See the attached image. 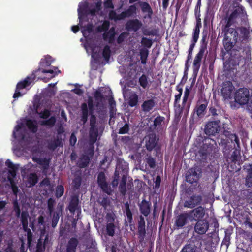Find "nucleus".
<instances>
[{
	"label": "nucleus",
	"instance_id": "f257e3e1",
	"mask_svg": "<svg viewBox=\"0 0 252 252\" xmlns=\"http://www.w3.org/2000/svg\"><path fill=\"white\" fill-rule=\"evenodd\" d=\"M101 3V2L98 1L88 8L87 3L86 2H82L79 4L78 8V18L79 19V24L80 27L83 28L82 32L84 36L86 38V43L85 44L84 47L87 52L88 54H91L92 57L96 60L100 57V48L94 42L92 43L89 40L90 37L93 33L92 25H88L86 27L84 22L87 19H89L91 17L99 14L104 15L106 12H107V11H104V12L100 11L102 8Z\"/></svg>",
	"mask_w": 252,
	"mask_h": 252
},
{
	"label": "nucleus",
	"instance_id": "f03ea898",
	"mask_svg": "<svg viewBox=\"0 0 252 252\" xmlns=\"http://www.w3.org/2000/svg\"><path fill=\"white\" fill-rule=\"evenodd\" d=\"M26 126L33 132L36 131V124L35 122L29 119L21 120L17 122V125L14 128L13 132V137L18 140L26 139L27 137L25 134Z\"/></svg>",
	"mask_w": 252,
	"mask_h": 252
},
{
	"label": "nucleus",
	"instance_id": "7ed1b4c3",
	"mask_svg": "<svg viewBox=\"0 0 252 252\" xmlns=\"http://www.w3.org/2000/svg\"><path fill=\"white\" fill-rule=\"evenodd\" d=\"M6 164L9 168L8 172L4 171L2 175H0V180L1 181L5 182L8 181L9 182L11 187L12 190L14 194H16L18 189L16 186L15 185L13 178L16 176V171L18 169L16 165H14L13 163L9 159L6 161Z\"/></svg>",
	"mask_w": 252,
	"mask_h": 252
},
{
	"label": "nucleus",
	"instance_id": "20e7f679",
	"mask_svg": "<svg viewBox=\"0 0 252 252\" xmlns=\"http://www.w3.org/2000/svg\"><path fill=\"white\" fill-rule=\"evenodd\" d=\"M235 101L243 105L247 104V109L252 118V97H250L249 91L246 88H241L235 93Z\"/></svg>",
	"mask_w": 252,
	"mask_h": 252
},
{
	"label": "nucleus",
	"instance_id": "39448f33",
	"mask_svg": "<svg viewBox=\"0 0 252 252\" xmlns=\"http://www.w3.org/2000/svg\"><path fill=\"white\" fill-rule=\"evenodd\" d=\"M240 29L235 30L234 28H230L226 29H223V31L225 32V35L223 40V44L225 49L228 52L231 51L238 39V31Z\"/></svg>",
	"mask_w": 252,
	"mask_h": 252
},
{
	"label": "nucleus",
	"instance_id": "423d86ee",
	"mask_svg": "<svg viewBox=\"0 0 252 252\" xmlns=\"http://www.w3.org/2000/svg\"><path fill=\"white\" fill-rule=\"evenodd\" d=\"M33 77H27L24 81L20 82L17 85L15 92L13 95L14 98L22 96L26 93V90L29 89L30 86L33 82Z\"/></svg>",
	"mask_w": 252,
	"mask_h": 252
},
{
	"label": "nucleus",
	"instance_id": "0eeeda50",
	"mask_svg": "<svg viewBox=\"0 0 252 252\" xmlns=\"http://www.w3.org/2000/svg\"><path fill=\"white\" fill-rule=\"evenodd\" d=\"M136 8L134 6H131L125 12H122L121 14L118 15L116 13L113 11H110L109 12V18L111 19L117 20H121L126 17H129L136 12Z\"/></svg>",
	"mask_w": 252,
	"mask_h": 252
},
{
	"label": "nucleus",
	"instance_id": "6e6552de",
	"mask_svg": "<svg viewBox=\"0 0 252 252\" xmlns=\"http://www.w3.org/2000/svg\"><path fill=\"white\" fill-rule=\"evenodd\" d=\"M243 14V9L240 7L236 8L228 17L227 24L223 29H230V28L229 27L232 25V24L239 19H241V16Z\"/></svg>",
	"mask_w": 252,
	"mask_h": 252
},
{
	"label": "nucleus",
	"instance_id": "1a4fd4ad",
	"mask_svg": "<svg viewBox=\"0 0 252 252\" xmlns=\"http://www.w3.org/2000/svg\"><path fill=\"white\" fill-rule=\"evenodd\" d=\"M234 88L231 82L227 81L223 84L221 94L225 100L232 98Z\"/></svg>",
	"mask_w": 252,
	"mask_h": 252
},
{
	"label": "nucleus",
	"instance_id": "9d476101",
	"mask_svg": "<svg viewBox=\"0 0 252 252\" xmlns=\"http://www.w3.org/2000/svg\"><path fill=\"white\" fill-rule=\"evenodd\" d=\"M220 130L219 123L216 121L210 122L205 126V132L206 134L213 135Z\"/></svg>",
	"mask_w": 252,
	"mask_h": 252
},
{
	"label": "nucleus",
	"instance_id": "9b49d317",
	"mask_svg": "<svg viewBox=\"0 0 252 252\" xmlns=\"http://www.w3.org/2000/svg\"><path fill=\"white\" fill-rule=\"evenodd\" d=\"M230 55V63L233 66L242 65L244 63V58L240 55L238 51L232 50Z\"/></svg>",
	"mask_w": 252,
	"mask_h": 252
},
{
	"label": "nucleus",
	"instance_id": "f8f14e48",
	"mask_svg": "<svg viewBox=\"0 0 252 252\" xmlns=\"http://www.w3.org/2000/svg\"><path fill=\"white\" fill-rule=\"evenodd\" d=\"M209 228V223L205 220H201L196 223L194 229L196 233L203 234L206 233Z\"/></svg>",
	"mask_w": 252,
	"mask_h": 252
},
{
	"label": "nucleus",
	"instance_id": "ddd939ff",
	"mask_svg": "<svg viewBox=\"0 0 252 252\" xmlns=\"http://www.w3.org/2000/svg\"><path fill=\"white\" fill-rule=\"evenodd\" d=\"M189 173V175L187 176L186 180L188 182L193 183L199 179L201 175V171L199 168L195 167L191 168Z\"/></svg>",
	"mask_w": 252,
	"mask_h": 252
},
{
	"label": "nucleus",
	"instance_id": "4468645a",
	"mask_svg": "<svg viewBox=\"0 0 252 252\" xmlns=\"http://www.w3.org/2000/svg\"><path fill=\"white\" fill-rule=\"evenodd\" d=\"M98 183L104 191L107 194H110L111 189L108 187V184L105 181V175L103 173L101 172L98 175L97 178Z\"/></svg>",
	"mask_w": 252,
	"mask_h": 252
},
{
	"label": "nucleus",
	"instance_id": "2eb2a0df",
	"mask_svg": "<svg viewBox=\"0 0 252 252\" xmlns=\"http://www.w3.org/2000/svg\"><path fill=\"white\" fill-rule=\"evenodd\" d=\"M124 97L127 101L128 105L131 107H134L137 105L138 103V96L135 92H131L128 94L124 93Z\"/></svg>",
	"mask_w": 252,
	"mask_h": 252
},
{
	"label": "nucleus",
	"instance_id": "dca6fc26",
	"mask_svg": "<svg viewBox=\"0 0 252 252\" xmlns=\"http://www.w3.org/2000/svg\"><path fill=\"white\" fill-rule=\"evenodd\" d=\"M230 139L232 142L234 141L236 144H237V147H236V149L234 151L231 156L233 158V160H237L240 155V151L239 149L240 148L239 139L235 134H231L230 135Z\"/></svg>",
	"mask_w": 252,
	"mask_h": 252
},
{
	"label": "nucleus",
	"instance_id": "f3484780",
	"mask_svg": "<svg viewBox=\"0 0 252 252\" xmlns=\"http://www.w3.org/2000/svg\"><path fill=\"white\" fill-rule=\"evenodd\" d=\"M28 218H29V214H28V212H22V215H21V221H22L23 227V229H24V230L26 231L28 230V238L29 242H30L31 241L30 235H31V231L28 228Z\"/></svg>",
	"mask_w": 252,
	"mask_h": 252
},
{
	"label": "nucleus",
	"instance_id": "a211bd4d",
	"mask_svg": "<svg viewBox=\"0 0 252 252\" xmlns=\"http://www.w3.org/2000/svg\"><path fill=\"white\" fill-rule=\"evenodd\" d=\"M93 107L92 102L90 100L88 102V107L86 103H84L82 105V121H83V123H85L87 120V117L89 113L91 112V109Z\"/></svg>",
	"mask_w": 252,
	"mask_h": 252
},
{
	"label": "nucleus",
	"instance_id": "6ab92c4d",
	"mask_svg": "<svg viewBox=\"0 0 252 252\" xmlns=\"http://www.w3.org/2000/svg\"><path fill=\"white\" fill-rule=\"evenodd\" d=\"M156 103L154 99H150L149 100L144 101L141 105L142 110L145 112H148L152 111L155 106Z\"/></svg>",
	"mask_w": 252,
	"mask_h": 252
},
{
	"label": "nucleus",
	"instance_id": "aec40b11",
	"mask_svg": "<svg viewBox=\"0 0 252 252\" xmlns=\"http://www.w3.org/2000/svg\"><path fill=\"white\" fill-rule=\"evenodd\" d=\"M201 201L200 196H192L189 200L185 201L184 206L189 208H192L195 207Z\"/></svg>",
	"mask_w": 252,
	"mask_h": 252
},
{
	"label": "nucleus",
	"instance_id": "412c9836",
	"mask_svg": "<svg viewBox=\"0 0 252 252\" xmlns=\"http://www.w3.org/2000/svg\"><path fill=\"white\" fill-rule=\"evenodd\" d=\"M142 24L138 20H134L128 22L126 25V28L128 30L134 31H137L141 27Z\"/></svg>",
	"mask_w": 252,
	"mask_h": 252
},
{
	"label": "nucleus",
	"instance_id": "4be33fe9",
	"mask_svg": "<svg viewBox=\"0 0 252 252\" xmlns=\"http://www.w3.org/2000/svg\"><path fill=\"white\" fill-rule=\"evenodd\" d=\"M205 213V210L204 208L202 207H199L193 211H192L189 214L190 216L192 217L194 216L195 219H201L204 217Z\"/></svg>",
	"mask_w": 252,
	"mask_h": 252
},
{
	"label": "nucleus",
	"instance_id": "5701e85b",
	"mask_svg": "<svg viewBox=\"0 0 252 252\" xmlns=\"http://www.w3.org/2000/svg\"><path fill=\"white\" fill-rule=\"evenodd\" d=\"M190 216L189 213H184L180 215L176 221L178 227H182L187 223V218Z\"/></svg>",
	"mask_w": 252,
	"mask_h": 252
},
{
	"label": "nucleus",
	"instance_id": "b1692460",
	"mask_svg": "<svg viewBox=\"0 0 252 252\" xmlns=\"http://www.w3.org/2000/svg\"><path fill=\"white\" fill-rule=\"evenodd\" d=\"M203 51L201 50L196 55L193 64L194 70H198L199 69L200 66V62L203 55Z\"/></svg>",
	"mask_w": 252,
	"mask_h": 252
},
{
	"label": "nucleus",
	"instance_id": "393cba45",
	"mask_svg": "<svg viewBox=\"0 0 252 252\" xmlns=\"http://www.w3.org/2000/svg\"><path fill=\"white\" fill-rule=\"evenodd\" d=\"M78 242L76 239H71L67 244L66 252H75V249Z\"/></svg>",
	"mask_w": 252,
	"mask_h": 252
},
{
	"label": "nucleus",
	"instance_id": "a878e982",
	"mask_svg": "<svg viewBox=\"0 0 252 252\" xmlns=\"http://www.w3.org/2000/svg\"><path fill=\"white\" fill-rule=\"evenodd\" d=\"M33 108H34L35 111L37 113L39 114V115L41 118H46L49 116V111L48 110H44V111L43 113H42L41 112H40V105H38V104L37 103H35V102L34 103Z\"/></svg>",
	"mask_w": 252,
	"mask_h": 252
},
{
	"label": "nucleus",
	"instance_id": "bb28decb",
	"mask_svg": "<svg viewBox=\"0 0 252 252\" xmlns=\"http://www.w3.org/2000/svg\"><path fill=\"white\" fill-rule=\"evenodd\" d=\"M114 35H115L114 28H112L110 29L109 31H108L107 32H105L104 33L103 38L105 41H108L109 42H111L114 39Z\"/></svg>",
	"mask_w": 252,
	"mask_h": 252
},
{
	"label": "nucleus",
	"instance_id": "cd10ccee",
	"mask_svg": "<svg viewBox=\"0 0 252 252\" xmlns=\"http://www.w3.org/2000/svg\"><path fill=\"white\" fill-rule=\"evenodd\" d=\"M53 60L50 56H46L42 58L40 61V65L41 67H46L49 66L52 63Z\"/></svg>",
	"mask_w": 252,
	"mask_h": 252
},
{
	"label": "nucleus",
	"instance_id": "c85d7f7f",
	"mask_svg": "<svg viewBox=\"0 0 252 252\" xmlns=\"http://www.w3.org/2000/svg\"><path fill=\"white\" fill-rule=\"evenodd\" d=\"M141 213L145 216H147L150 212L149 204L148 202L143 201L140 204Z\"/></svg>",
	"mask_w": 252,
	"mask_h": 252
},
{
	"label": "nucleus",
	"instance_id": "c756f323",
	"mask_svg": "<svg viewBox=\"0 0 252 252\" xmlns=\"http://www.w3.org/2000/svg\"><path fill=\"white\" fill-rule=\"evenodd\" d=\"M145 140L147 149L151 150L156 145L155 139L154 137L149 138L148 136L145 138Z\"/></svg>",
	"mask_w": 252,
	"mask_h": 252
},
{
	"label": "nucleus",
	"instance_id": "7c9ffc66",
	"mask_svg": "<svg viewBox=\"0 0 252 252\" xmlns=\"http://www.w3.org/2000/svg\"><path fill=\"white\" fill-rule=\"evenodd\" d=\"M248 173L246 180V185L250 187L252 186V165H250L249 168L248 169Z\"/></svg>",
	"mask_w": 252,
	"mask_h": 252
},
{
	"label": "nucleus",
	"instance_id": "2f4dec72",
	"mask_svg": "<svg viewBox=\"0 0 252 252\" xmlns=\"http://www.w3.org/2000/svg\"><path fill=\"white\" fill-rule=\"evenodd\" d=\"M90 136V142L92 144L94 143L96 141L97 136V132L94 127H91Z\"/></svg>",
	"mask_w": 252,
	"mask_h": 252
},
{
	"label": "nucleus",
	"instance_id": "473e14b6",
	"mask_svg": "<svg viewBox=\"0 0 252 252\" xmlns=\"http://www.w3.org/2000/svg\"><path fill=\"white\" fill-rule=\"evenodd\" d=\"M140 5L142 11L144 12H147L149 16L152 14V11L150 5L146 2H140Z\"/></svg>",
	"mask_w": 252,
	"mask_h": 252
},
{
	"label": "nucleus",
	"instance_id": "72a5a7b5",
	"mask_svg": "<svg viewBox=\"0 0 252 252\" xmlns=\"http://www.w3.org/2000/svg\"><path fill=\"white\" fill-rule=\"evenodd\" d=\"M111 53L110 47L108 46H106L102 52V55L106 61H108Z\"/></svg>",
	"mask_w": 252,
	"mask_h": 252
},
{
	"label": "nucleus",
	"instance_id": "f704fd0d",
	"mask_svg": "<svg viewBox=\"0 0 252 252\" xmlns=\"http://www.w3.org/2000/svg\"><path fill=\"white\" fill-rule=\"evenodd\" d=\"M89 158L88 156H84L82 158H80V161H79V165L81 167H85L87 164L89 163Z\"/></svg>",
	"mask_w": 252,
	"mask_h": 252
},
{
	"label": "nucleus",
	"instance_id": "c9c22d12",
	"mask_svg": "<svg viewBox=\"0 0 252 252\" xmlns=\"http://www.w3.org/2000/svg\"><path fill=\"white\" fill-rule=\"evenodd\" d=\"M29 186H33L37 182V178L35 174H31L29 177Z\"/></svg>",
	"mask_w": 252,
	"mask_h": 252
},
{
	"label": "nucleus",
	"instance_id": "e433bc0d",
	"mask_svg": "<svg viewBox=\"0 0 252 252\" xmlns=\"http://www.w3.org/2000/svg\"><path fill=\"white\" fill-rule=\"evenodd\" d=\"M107 232L109 235L113 236L115 232V226L113 223H109L107 225Z\"/></svg>",
	"mask_w": 252,
	"mask_h": 252
},
{
	"label": "nucleus",
	"instance_id": "4c0bfd02",
	"mask_svg": "<svg viewBox=\"0 0 252 252\" xmlns=\"http://www.w3.org/2000/svg\"><path fill=\"white\" fill-rule=\"evenodd\" d=\"M109 26V23L108 21H104L101 25V26L99 25L97 27V31L98 32H101L103 31H105L108 29Z\"/></svg>",
	"mask_w": 252,
	"mask_h": 252
},
{
	"label": "nucleus",
	"instance_id": "58836bf2",
	"mask_svg": "<svg viewBox=\"0 0 252 252\" xmlns=\"http://www.w3.org/2000/svg\"><path fill=\"white\" fill-rule=\"evenodd\" d=\"M139 83L140 85L143 88H146L148 85V81L147 77L145 75H142L140 78L139 80Z\"/></svg>",
	"mask_w": 252,
	"mask_h": 252
},
{
	"label": "nucleus",
	"instance_id": "ea45409f",
	"mask_svg": "<svg viewBox=\"0 0 252 252\" xmlns=\"http://www.w3.org/2000/svg\"><path fill=\"white\" fill-rule=\"evenodd\" d=\"M148 54V50L146 49H143L140 51L141 62L143 64H145L146 63V59Z\"/></svg>",
	"mask_w": 252,
	"mask_h": 252
},
{
	"label": "nucleus",
	"instance_id": "a19ab883",
	"mask_svg": "<svg viewBox=\"0 0 252 252\" xmlns=\"http://www.w3.org/2000/svg\"><path fill=\"white\" fill-rule=\"evenodd\" d=\"M190 87L186 86L184 92V95L183 99V104H184L188 99V97L190 92Z\"/></svg>",
	"mask_w": 252,
	"mask_h": 252
},
{
	"label": "nucleus",
	"instance_id": "79ce46f5",
	"mask_svg": "<svg viewBox=\"0 0 252 252\" xmlns=\"http://www.w3.org/2000/svg\"><path fill=\"white\" fill-rule=\"evenodd\" d=\"M200 30L199 27L197 26L195 27L193 35V42L194 43H196L198 40V38L199 37Z\"/></svg>",
	"mask_w": 252,
	"mask_h": 252
},
{
	"label": "nucleus",
	"instance_id": "37998d69",
	"mask_svg": "<svg viewBox=\"0 0 252 252\" xmlns=\"http://www.w3.org/2000/svg\"><path fill=\"white\" fill-rule=\"evenodd\" d=\"M206 108V106L205 104H201L197 107L196 109V113L198 116H201L203 114L204 111L205 110Z\"/></svg>",
	"mask_w": 252,
	"mask_h": 252
},
{
	"label": "nucleus",
	"instance_id": "c03bdc74",
	"mask_svg": "<svg viewBox=\"0 0 252 252\" xmlns=\"http://www.w3.org/2000/svg\"><path fill=\"white\" fill-rule=\"evenodd\" d=\"M141 43L144 46H145L148 48H149L151 46L152 42L151 40L148 39L147 38H145V37H143L142 39Z\"/></svg>",
	"mask_w": 252,
	"mask_h": 252
},
{
	"label": "nucleus",
	"instance_id": "a18cd8bd",
	"mask_svg": "<svg viewBox=\"0 0 252 252\" xmlns=\"http://www.w3.org/2000/svg\"><path fill=\"white\" fill-rule=\"evenodd\" d=\"M64 192V189L62 186H59L57 187L56 190V196L57 197H60L62 196Z\"/></svg>",
	"mask_w": 252,
	"mask_h": 252
},
{
	"label": "nucleus",
	"instance_id": "49530a36",
	"mask_svg": "<svg viewBox=\"0 0 252 252\" xmlns=\"http://www.w3.org/2000/svg\"><path fill=\"white\" fill-rule=\"evenodd\" d=\"M104 5L105 11L108 8L113 9L114 8L111 0H104Z\"/></svg>",
	"mask_w": 252,
	"mask_h": 252
},
{
	"label": "nucleus",
	"instance_id": "de8ad7c7",
	"mask_svg": "<svg viewBox=\"0 0 252 252\" xmlns=\"http://www.w3.org/2000/svg\"><path fill=\"white\" fill-rule=\"evenodd\" d=\"M33 159L36 161H37L39 164H42V162L44 163L43 164V167L44 168H46L49 164V161L47 160H44L42 161V160L40 159H38L37 158H33Z\"/></svg>",
	"mask_w": 252,
	"mask_h": 252
},
{
	"label": "nucleus",
	"instance_id": "09e8293b",
	"mask_svg": "<svg viewBox=\"0 0 252 252\" xmlns=\"http://www.w3.org/2000/svg\"><path fill=\"white\" fill-rule=\"evenodd\" d=\"M38 224L41 225L40 226V229L41 231H44L45 230V226L44 225V218L43 216H41L38 218Z\"/></svg>",
	"mask_w": 252,
	"mask_h": 252
},
{
	"label": "nucleus",
	"instance_id": "8fccbe9b",
	"mask_svg": "<svg viewBox=\"0 0 252 252\" xmlns=\"http://www.w3.org/2000/svg\"><path fill=\"white\" fill-rule=\"evenodd\" d=\"M55 122V118L53 117H51L49 120L46 121H43L42 124L51 126L54 124Z\"/></svg>",
	"mask_w": 252,
	"mask_h": 252
},
{
	"label": "nucleus",
	"instance_id": "3c124183",
	"mask_svg": "<svg viewBox=\"0 0 252 252\" xmlns=\"http://www.w3.org/2000/svg\"><path fill=\"white\" fill-rule=\"evenodd\" d=\"M181 252H195V250L189 246H186L184 247Z\"/></svg>",
	"mask_w": 252,
	"mask_h": 252
},
{
	"label": "nucleus",
	"instance_id": "603ef678",
	"mask_svg": "<svg viewBox=\"0 0 252 252\" xmlns=\"http://www.w3.org/2000/svg\"><path fill=\"white\" fill-rule=\"evenodd\" d=\"M61 143V140L58 139L56 141L54 142V144H50L49 145L50 148L52 149H54L57 146L60 145Z\"/></svg>",
	"mask_w": 252,
	"mask_h": 252
},
{
	"label": "nucleus",
	"instance_id": "864d4df0",
	"mask_svg": "<svg viewBox=\"0 0 252 252\" xmlns=\"http://www.w3.org/2000/svg\"><path fill=\"white\" fill-rule=\"evenodd\" d=\"M177 90L179 92V93L175 95V102L177 103L181 98L182 94V88H177Z\"/></svg>",
	"mask_w": 252,
	"mask_h": 252
},
{
	"label": "nucleus",
	"instance_id": "5fc2aeb1",
	"mask_svg": "<svg viewBox=\"0 0 252 252\" xmlns=\"http://www.w3.org/2000/svg\"><path fill=\"white\" fill-rule=\"evenodd\" d=\"M128 126L127 125H125L123 127L121 128L119 130V133L125 134L128 132Z\"/></svg>",
	"mask_w": 252,
	"mask_h": 252
},
{
	"label": "nucleus",
	"instance_id": "6e6d98bb",
	"mask_svg": "<svg viewBox=\"0 0 252 252\" xmlns=\"http://www.w3.org/2000/svg\"><path fill=\"white\" fill-rule=\"evenodd\" d=\"M41 71L42 73H49L52 74V75L51 76V77H53L57 74V73L56 72H55L52 69H49V70L42 69Z\"/></svg>",
	"mask_w": 252,
	"mask_h": 252
},
{
	"label": "nucleus",
	"instance_id": "4d7b16f0",
	"mask_svg": "<svg viewBox=\"0 0 252 252\" xmlns=\"http://www.w3.org/2000/svg\"><path fill=\"white\" fill-rule=\"evenodd\" d=\"M14 211L16 213V216L17 217H19L20 214V208L18 206L17 203L16 202H14Z\"/></svg>",
	"mask_w": 252,
	"mask_h": 252
},
{
	"label": "nucleus",
	"instance_id": "13d9d810",
	"mask_svg": "<svg viewBox=\"0 0 252 252\" xmlns=\"http://www.w3.org/2000/svg\"><path fill=\"white\" fill-rule=\"evenodd\" d=\"M76 137L74 134V133H72L70 136V143L71 145H74L75 143L76 142Z\"/></svg>",
	"mask_w": 252,
	"mask_h": 252
},
{
	"label": "nucleus",
	"instance_id": "bf43d9fd",
	"mask_svg": "<svg viewBox=\"0 0 252 252\" xmlns=\"http://www.w3.org/2000/svg\"><path fill=\"white\" fill-rule=\"evenodd\" d=\"M77 204L76 203H71L69 206V209L70 211V212H74L76 208Z\"/></svg>",
	"mask_w": 252,
	"mask_h": 252
},
{
	"label": "nucleus",
	"instance_id": "052dcab7",
	"mask_svg": "<svg viewBox=\"0 0 252 252\" xmlns=\"http://www.w3.org/2000/svg\"><path fill=\"white\" fill-rule=\"evenodd\" d=\"M54 202V201L51 198L49 199L48 200V208H49V209L50 212L52 211V208L53 206Z\"/></svg>",
	"mask_w": 252,
	"mask_h": 252
},
{
	"label": "nucleus",
	"instance_id": "680f3d73",
	"mask_svg": "<svg viewBox=\"0 0 252 252\" xmlns=\"http://www.w3.org/2000/svg\"><path fill=\"white\" fill-rule=\"evenodd\" d=\"M95 123V118L94 116H92L90 119V125L91 127H94V124Z\"/></svg>",
	"mask_w": 252,
	"mask_h": 252
},
{
	"label": "nucleus",
	"instance_id": "e2e57ef3",
	"mask_svg": "<svg viewBox=\"0 0 252 252\" xmlns=\"http://www.w3.org/2000/svg\"><path fill=\"white\" fill-rule=\"evenodd\" d=\"M126 216H127V218L128 220L129 221H130L132 219V214H131V212L130 211L128 208L126 210Z\"/></svg>",
	"mask_w": 252,
	"mask_h": 252
},
{
	"label": "nucleus",
	"instance_id": "0e129e2a",
	"mask_svg": "<svg viewBox=\"0 0 252 252\" xmlns=\"http://www.w3.org/2000/svg\"><path fill=\"white\" fill-rule=\"evenodd\" d=\"M41 185L42 187L44 186H48L49 185V180L47 179L43 180L41 183Z\"/></svg>",
	"mask_w": 252,
	"mask_h": 252
},
{
	"label": "nucleus",
	"instance_id": "69168bd1",
	"mask_svg": "<svg viewBox=\"0 0 252 252\" xmlns=\"http://www.w3.org/2000/svg\"><path fill=\"white\" fill-rule=\"evenodd\" d=\"M74 93L77 94H81L83 93V91L81 89L79 88H76L74 90H72Z\"/></svg>",
	"mask_w": 252,
	"mask_h": 252
},
{
	"label": "nucleus",
	"instance_id": "338daca9",
	"mask_svg": "<svg viewBox=\"0 0 252 252\" xmlns=\"http://www.w3.org/2000/svg\"><path fill=\"white\" fill-rule=\"evenodd\" d=\"M72 31L76 33L79 30V27L78 26H73L72 27Z\"/></svg>",
	"mask_w": 252,
	"mask_h": 252
},
{
	"label": "nucleus",
	"instance_id": "774afa93",
	"mask_svg": "<svg viewBox=\"0 0 252 252\" xmlns=\"http://www.w3.org/2000/svg\"><path fill=\"white\" fill-rule=\"evenodd\" d=\"M169 0H163V7L166 8L168 4Z\"/></svg>",
	"mask_w": 252,
	"mask_h": 252
}]
</instances>
